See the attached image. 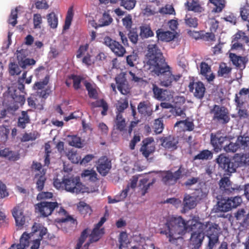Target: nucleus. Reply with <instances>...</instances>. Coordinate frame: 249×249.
I'll list each match as a JSON object with an SVG mask.
<instances>
[{
    "instance_id": "e433bc0d",
    "label": "nucleus",
    "mask_w": 249,
    "mask_h": 249,
    "mask_svg": "<svg viewBox=\"0 0 249 249\" xmlns=\"http://www.w3.org/2000/svg\"><path fill=\"white\" fill-rule=\"evenodd\" d=\"M59 214L64 215L65 217L57 218L55 221L58 223H65L67 222H71V223H74L75 220L70 215L67 214V211L62 207H60L58 211Z\"/></svg>"
},
{
    "instance_id": "f3484780",
    "label": "nucleus",
    "mask_w": 249,
    "mask_h": 249,
    "mask_svg": "<svg viewBox=\"0 0 249 249\" xmlns=\"http://www.w3.org/2000/svg\"><path fill=\"white\" fill-rule=\"evenodd\" d=\"M97 170L102 176H106L111 168V160L107 157L103 156L98 159Z\"/></svg>"
},
{
    "instance_id": "e2e57ef3",
    "label": "nucleus",
    "mask_w": 249,
    "mask_h": 249,
    "mask_svg": "<svg viewBox=\"0 0 249 249\" xmlns=\"http://www.w3.org/2000/svg\"><path fill=\"white\" fill-rule=\"evenodd\" d=\"M231 68L228 67L225 63L221 64L219 66V69L218 71V74L220 76L226 77V75L231 73Z\"/></svg>"
},
{
    "instance_id": "c85d7f7f",
    "label": "nucleus",
    "mask_w": 249,
    "mask_h": 249,
    "mask_svg": "<svg viewBox=\"0 0 249 249\" xmlns=\"http://www.w3.org/2000/svg\"><path fill=\"white\" fill-rule=\"evenodd\" d=\"M84 86H85L86 90L88 91V94L89 98L97 100L99 97L98 91L99 88L96 85L85 81L84 82Z\"/></svg>"
},
{
    "instance_id": "20e7f679",
    "label": "nucleus",
    "mask_w": 249,
    "mask_h": 249,
    "mask_svg": "<svg viewBox=\"0 0 249 249\" xmlns=\"http://www.w3.org/2000/svg\"><path fill=\"white\" fill-rule=\"evenodd\" d=\"M199 227L209 239L206 249H213L219 242L220 228L217 224L210 221L202 223L198 220Z\"/></svg>"
},
{
    "instance_id": "f704fd0d",
    "label": "nucleus",
    "mask_w": 249,
    "mask_h": 249,
    "mask_svg": "<svg viewBox=\"0 0 249 249\" xmlns=\"http://www.w3.org/2000/svg\"><path fill=\"white\" fill-rule=\"evenodd\" d=\"M92 107L95 108L101 107L103 108V110L101 111V114L103 116H105L107 114V111L108 109V105L107 102L103 99L99 100H96L95 102H93L91 104Z\"/></svg>"
},
{
    "instance_id": "b1692460",
    "label": "nucleus",
    "mask_w": 249,
    "mask_h": 249,
    "mask_svg": "<svg viewBox=\"0 0 249 249\" xmlns=\"http://www.w3.org/2000/svg\"><path fill=\"white\" fill-rule=\"evenodd\" d=\"M231 159L227 157L225 154H220L216 159V162L219 166L225 169L227 172L231 173Z\"/></svg>"
},
{
    "instance_id": "4c0bfd02",
    "label": "nucleus",
    "mask_w": 249,
    "mask_h": 249,
    "mask_svg": "<svg viewBox=\"0 0 249 249\" xmlns=\"http://www.w3.org/2000/svg\"><path fill=\"white\" fill-rule=\"evenodd\" d=\"M236 140L239 148L245 150H249V136L245 135H240L237 137Z\"/></svg>"
},
{
    "instance_id": "6e6d98bb",
    "label": "nucleus",
    "mask_w": 249,
    "mask_h": 249,
    "mask_svg": "<svg viewBox=\"0 0 249 249\" xmlns=\"http://www.w3.org/2000/svg\"><path fill=\"white\" fill-rule=\"evenodd\" d=\"M14 101L20 105H22L25 102L24 94L18 92L17 90H15L12 94Z\"/></svg>"
},
{
    "instance_id": "1a4fd4ad",
    "label": "nucleus",
    "mask_w": 249,
    "mask_h": 249,
    "mask_svg": "<svg viewBox=\"0 0 249 249\" xmlns=\"http://www.w3.org/2000/svg\"><path fill=\"white\" fill-rule=\"evenodd\" d=\"M184 171V168L182 165L180 166L178 170L174 173L170 170L166 171L162 174V181L167 185H174L178 179L182 178V173Z\"/></svg>"
},
{
    "instance_id": "5fc2aeb1",
    "label": "nucleus",
    "mask_w": 249,
    "mask_h": 249,
    "mask_svg": "<svg viewBox=\"0 0 249 249\" xmlns=\"http://www.w3.org/2000/svg\"><path fill=\"white\" fill-rule=\"evenodd\" d=\"M68 159L73 163H78L80 161L81 157L77 152L73 150H69L66 154Z\"/></svg>"
},
{
    "instance_id": "603ef678",
    "label": "nucleus",
    "mask_w": 249,
    "mask_h": 249,
    "mask_svg": "<svg viewBox=\"0 0 249 249\" xmlns=\"http://www.w3.org/2000/svg\"><path fill=\"white\" fill-rule=\"evenodd\" d=\"M181 124H183L186 128V130L191 131L194 129V124L193 121H190L188 119L178 121L175 124V127H178Z\"/></svg>"
},
{
    "instance_id": "473e14b6",
    "label": "nucleus",
    "mask_w": 249,
    "mask_h": 249,
    "mask_svg": "<svg viewBox=\"0 0 249 249\" xmlns=\"http://www.w3.org/2000/svg\"><path fill=\"white\" fill-rule=\"evenodd\" d=\"M128 107V98H120L115 104L116 114L117 115H122L124 110Z\"/></svg>"
},
{
    "instance_id": "6ab92c4d",
    "label": "nucleus",
    "mask_w": 249,
    "mask_h": 249,
    "mask_svg": "<svg viewBox=\"0 0 249 249\" xmlns=\"http://www.w3.org/2000/svg\"><path fill=\"white\" fill-rule=\"evenodd\" d=\"M24 207L22 204H18L12 210V214L15 219L17 226L22 227L25 223V217L23 213Z\"/></svg>"
},
{
    "instance_id": "8fccbe9b",
    "label": "nucleus",
    "mask_w": 249,
    "mask_h": 249,
    "mask_svg": "<svg viewBox=\"0 0 249 249\" xmlns=\"http://www.w3.org/2000/svg\"><path fill=\"white\" fill-rule=\"evenodd\" d=\"M39 133L35 131L33 132L25 133L21 138L20 141L21 142H27L29 141H33L36 140L39 137Z\"/></svg>"
},
{
    "instance_id": "bf43d9fd",
    "label": "nucleus",
    "mask_w": 249,
    "mask_h": 249,
    "mask_svg": "<svg viewBox=\"0 0 249 249\" xmlns=\"http://www.w3.org/2000/svg\"><path fill=\"white\" fill-rule=\"evenodd\" d=\"M78 209L81 214L83 215L91 213V210L89 206L84 202H80L78 205Z\"/></svg>"
},
{
    "instance_id": "72a5a7b5",
    "label": "nucleus",
    "mask_w": 249,
    "mask_h": 249,
    "mask_svg": "<svg viewBox=\"0 0 249 249\" xmlns=\"http://www.w3.org/2000/svg\"><path fill=\"white\" fill-rule=\"evenodd\" d=\"M35 179H36V188L39 192H41L44 189V185L46 181L45 173H40L36 174Z\"/></svg>"
},
{
    "instance_id": "69168bd1",
    "label": "nucleus",
    "mask_w": 249,
    "mask_h": 249,
    "mask_svg": "<svg viewBox=\"0 0 249 249\" xmlns=\"http://www.w3.org/2000/svg\"><path fill=\"white\" fill-rule=\"evenodd\" d=\"M211 3L216 6L215 11L220 12L225 6V0H209Z\"/></svg>"
},
{
    "instance_id": "13d9d810",
    "label": "nucleus",
    "mask_w": 249,
    "mask_h": 249,
    "mask_svg": "<svg viewBox=\"0 0 249 249\" xmlns=\"http://www.w3.org/2000/svg\"><path fill=\"white\" fill-rule=\"evenodd\" d=\"M239 148L237 140L235 143L226 142L223 149L227 152H235Z\"/></svg>"
},
{
    "instance_id": "680f3d73",
    "label": "nucleus",
    "mask_w": 249,
    "mask_h": 249,
    "mask_svg": "<svg viewBox=\"0 0 249 249\" xmlns=\"http://www.w3.org/2000/svg\"><path fill=\"white\" fill-rule=\"evenodd\" d=\"M9 71L11 75H18L21 72L19 64L14 62L11 63L9 65Z\"/></svg>"
},
{
    "instance_id": "7c9ffc66",
    "label": "nucleus",
    "mask_w": 249,
    "mask_h": 249,
    "mask_svg": "<svg viewBox=\"0 0 249 249\" xmlns=\"http://www.w3.org/2000/svg\"><path fill=\"white\" fill-rule=\"evenodd\" d=\"M104 234V228H101V230L93 229L91 233L89 234V241L84 245V248H88L90 244L98 241Z\"/></svg>"
},
{
    "instance_id": "3c124183",
    "label": "nucleus",
    "mask_w": 249,
    "mask_h": 249,
    "mask_svg": "<svg viewBox=\"0 0 249 249\" xmlns=\"http://www.w3.org/2000/svg\"><path fill=\"white\" fill-rule=\"evenodd\" d=\"M148 179L146 178L141 179L140 181V185H142L143 187L141 188L142 196H143L147 192L150 186L156 181V179L153 178L152 181L147 183Z\"/></svg>"
},
{
    "instance_id": "09e8293b",
    "label": "nucleus",
    "mask_w": 249,
    "mask_h": 249,
    "mask_svg": "<svg viewBox=\"0 0 249 249\" xmlns=\"http://www.w3.org/2000/svg\"><path fill=\"white\" fill-rule=\"evenodd\" d=\"M30 239V234L24 232L21 235L19 239V243L17 245L21 249H25L29 245V239Z\"/></svg>"
},
{
    "instance_id": "0e129e2a",
    "label": "nucleus",
    "mask_w": 249,
    "mask_h": 249,
    "mask_svg": "<svg viewBox=\"0 0 249 249\" xmlns=\"http://www.w3.org/2000/svg\"><path fill=\"white\" fill-rule=\"evenodd\" d=\"M120 243L119 249H122V247H124L129 243L128 236L125 232H121L120 234L119 238Z\"/></svg>"
},
{
    "instance_id": "0eeeda50",
    "label": "nucleus",
    "mask_w": 249,
    "mask_h": 249,
    "mask_svg": "<svg viewBox=\"0 0 249 249\" xmlns=\"http://www.w3.org/2000/svg\"><path fill=\"white\" fill-rule=\"evenodd\" d=\"M229 141L228 137L224 136L220 131L210 134V144L215 153L220 152L224 148L226 142Z\"/></svg>"
},
{
    "instance_id": "6e6552de",
    "label": "nucleus",
    "mask_w": 249,
    "mask_h": 249,
    "mask_svg": "<svg viewBox=\"0 0 249 249\" xmlns=\"http://www.w3.org/2000/svg\"><path fill=\"white\" fill-rule=\"evenodd\" d=\"M36 213L40 214V216L46 217L51 215L53 211L59 207L57 202L41 201L35 206Z\"/></svg>"
},
{
    "instance_id": "aec40b11",
    "label": "nucleus",
    "mask_w": 249,
    "mask_h": 249,
    "mask_svg": "<svg viewBox=\"0 0 249 249\" xmlns=\"http://www.w3.org/2000/svg\"><path fill=\"white\" fill-rule=\"evenodd\" d=\"M152 91L154 97L160 101H169L172 98L169 91L167 89L160 88L156 84H153Z\"/></svg>"
},
{
    "instance_id": "39448f33",
    "label": "nucleus",
    "mask_w": 249,
    "mask_h": 249,
    "mask_svg": "<svg viewBox=\"0 0 249 249\" xmlns=\"http://www.w3.org/2000/svg\"><path fill=\"white\" fill-rule=\"evenodd\" d=\"M198 216H194L188 221V224L190 227L191 237L190 238V244L194 249H199L201 246L204 239V233L200 227H199Z\"/></svg>"
},
{
    "instance_id": "9b49d317",
    "label": "nucleus",
    "mask_w": 249,
    "mask_h": 249,
    "mask_svg": "<svg viewBox=\"0 0 249 249\" xmlns=\"http://www.w3.org/2000/svg\"><path fill=\"white\" fill-rule=\"evenodd\" d=\"M249 43V36L245 32L239 31L232 37L231 49L243 50L244 49L245 44L248 45Z\"/></svg>"
},
{
    "instance_id": "a18cd8bd",
    "label": "nucleus",
    "mask_w": 249,
    "mask_h": 249,
    "mask_svg": "<svg viewBox=\"0 0 249 249\" xmlns=\"http://www.w3.org/2000/svg\"><path fill=\"white\" fill-rule=\"evenodd\" d=\"M68 143L70 145L77 148L83 146L81 138L76 135L68 136Z\"/></svg>"
},
{
    "instance_id": "f257e3e1",
    "label": "nucleus",
    "mask_w": 249,
    "mask_h": 249,
    "mask_svg": "<svg viewBox=\"0 0 249 249\" xmlns=\"http://www.w3.org/2000/svg\"><path fill=\"white\" fill-rule=\"evenodd\" d=\"M145 55L144 67L157 76H162L160 85L168 87L172 86L180 79L181 75L173 74L171 67L165 61V59L156 44H149Z\"/></svg>"
},
{
    "instance_id": "338daca9",
    "label": "nucleus",
    "mask_w": 249,
    "mask_h": 249,
    "mask_svg": "<svg viewBox=\"0 0 249 249\" xmlns=\"http://www.w3.org/2000/svg\"><path fill=\"white\" fill-rule=\"evenodd\" d=\"M9 129L4 126H0V141L2 142H5L8 137Z\"/></svg>"
},
{
    "instance_id": "2f4dec72",
    "label": "nucleus",
    "mask_w": 249,
    "mask_h": 249,
    "mask_svg": "<svg viewBox=\"0 0 249 249\" xmlns=\"http://www.w3.org/2000/svg\"><path fill=\"white\" fill-rule=\"evenodd\" d=\"M139 36L142 39L148 38L154 36V33L149 24H144L140 27Z\"/></svg>"
},
{
    "instance_id": "ea45409f",
    "label": "nucleus",
    "mask_w": 249,
    "mask_h": 249,
    "mask_svg": "<svg viewBox=\"0 0 249 249\" xmlns=\"http://www.w3.org/2000/svg\"><path fill=\"white\" fill-rule=\"evenodd\" d=\"M129 190V186H127L121 193L120 196H116L114 198H111L110 196H108V203H114L123 200L127 196Z\"/></svg>"
},
{
    "instance_id": "5701e85b",
    "label": "nucleus",
    "mask_w": 249,
    "mask_h": 249,
    "mask_svg": "<svg viewBox=\"0 0 249 249\" xmlns=\"http://www.w3.org/2000/svg\"><path fill=\"white\" fill-rule=\"evenodd\" d=\"M229 58L232 64L239 69H244L248 61L246 57L239 56L232 53H229Z\"/></svg>"
},
{
    "instance_id": "de8ad7c7",
    "label": "nucleus",
    "mask_w": 249,
    "mask_h": 249,
    "mask_svg": "<svg viewBox=\"0 0 249 249\" xmlns=\"http://www.w3.org/2000/svg\"><path fill=\"white\" fill-rule=\"evenodd\" d=\"M73 7L71 6L70 7L67 13L65 20V24L63 26V29L65 30H68L70 28V27L71 25V23L73 17Z\"/></svg>"
},
{
    "instance_id": "052dcab7",
    "label": "nucleus",
    "mask_w": 249,
    "mask_h": 249,
    "mask_svg": "<svg viewBox=\"0 0 249 249\" xmlns=\"http://www.w3.org/2000/svg\"><path fill=\"white\" fill-rule=\"evenodd\" d=\"M120 5L128 10L133 9L136 5V0H119Z\"/></svg>"
},
{
    "instance_id": "f8f14e48",
    "label": "nucleus",
    "mask_w": 249,
    "mask_h": 249,
    "mask_svg": "<svg viewBox=\"0 0 249 249\" xmlns=\"http://www.w3.org/2000/svg\"><path fill=\"white\" fill-rule=\"evenodd\" d=\"M50 80V75L46 74L42 81L35 82L33 86V89L36 90L38 96L44 99H46L50 94V89L45 88Z\"/></svg>"
},
{
    "instance_id": "a878e982",
    "label": "nucleus",
    "mask_w": 249,
    "mask_h": 249,
    "mask_svg": "<svg viewBox=\"0 0 249 249\" xmlns=\"http://www.w3.org/2000/svg\"><path fill=\"white\" fill-rule=\"evenodd\" d=\"M115 81L117 85V89L122 94L127 95L130 92L127 82L124 77H116Z\"/></svg>"
},
{
    "instance_id": "774afa93",
    "label": "nucleus",
    "mask_w": 249,
    "mask_h": 249,
    "mask_svg": "<svg viewBox=\"0 0 249 249\" xmlns=\"http://www.w3.org/2000/svg\"><path fill=\"white\" fill-rule=\"evenodd\" d=\"M36 64V61L33 58H27L22 62L19 63V66L23 69H26L28 67H32Z\"/></svg>"
},
{
    "instance_id": "dca6fc26",
    "label": "nucleus",
    "mask_w": 249,
    "mask_h": 249,
    "mask_svg": "<svg viewBox=\"0 0 249 249\" xmlns=\"http://www.w3.org/2000/svg\"><path fill=\"white\" fill-rule=\"evenodd\" d=\"M161 146L166 150L170 151H174L178 148V139L174 136L169 135L162 137L160 139Z\"/></svg>"
},
{
    "instance_id": "9d476101",
    "label": "nucleus",
    "mask_w": 249,
    "mask_h": 249,
    "mask_svg": "<svg viewBox=\"0 0 249 249\" xmlns=\"http://www.w3.org/2000/svg\"><path fill=\"white\" fill-rule=\"evenodd\" d=\"M219 185L220 190L227 195L239 193L243 190L241 185L237 184L232 185V183L228 177L222 178L219 181Z\"/></svg>"
},
{
    "instance_id": "ddd939ff",
    "label": "nucleus",
    "mask_w": 249,
    "mask_h": 249,
    "mask_svg": "<svg viewBox=\"0 0 249 249\" xmlns=\"http://www.w3.org/2000/svg\"><path fill=\"white\" fill-rule=\"evenodd\" d=\"M231 173L236 172L238 167L249 166V154L236 153L231 159Z\"/></svg>"
},
{
    "instance_id": "a211bd4d",
    "label": "nucleus",
    "mask_w": 249,
    "mask_h": 249,
    "mask_svg": "<svg viewBox=\"0 0 249 249\" xmlns=\"http://www.w3.org/2000/svg\"><path fill=\"white\" fill-rule=\"evenodd\" d=\"M153 142L154 140L152 138H147L142 141V144L140 151L146 158H147L155 150V146Z\"/></svg>"
},
{
    "instance_id": "4468645a",
    "label": "nucleus",
    "mask_w": 249,
    "mask_h": 249,
    "mask_svg": "<svg viewBox=\"0 0 249 249\" xmlns=\"http://www.w3.org/2000/svg\"><path fill=\"white\" fill-rule=\"evenodd\" d=\"M104 43L118 57L123 56L126 52L125 49L119 42L107 36L104 38Z\"/></svg>"
},
{
    "instance_id": "4be33fe9",
    "label": "nucleus",
    "mask_w": 249,
    "mask_h": 249,
    "mask_svg": "<svg viewBox=\"0 0 249 249\" xmlns=\"http://www.w3.org/2000/svg\"><path fill=\"white\" fill-rule=\"evenodd\" d=\"M156 37L158 41L168 42L172 41L176 37L174 32L164 31L163 29H158L156 32Z\"/></svg>"
},
{
    "instance_id": "cd10ccee",
    "label": "nucleus",
    "mask_w": 249,
    "mask_h": 249,
    "mask_svg": "<svg viewBox=\"0 0 249 249\" xmlns=\"http://www.w3.org/2000/svg\"><path fill=\"white\" fill-rule=\"evenodd\" d=\"M32 110L28 109L27 111H22L20 116L18 118L17 122V126L21 129H25L27 124L31 123L30 116L28 115V112H31Z\"/></svg>"
},
{
    "instance_id": "c03bdc74",
    "label": "nucleus",
    "mask_w": 249,
    "mask_h": 249,
    "mask_svg": "<svg viewBox=\"0 0 249 249\" xmlns=\"http://www.w3.org/2000/svg\"><path fill=\"white\" fill-rule=\"evenodd\" d=\"M184 22L187 26L196 28L198 25V19L190 14H187L184 18Z\"/></svg>"
},
{
    "instance_id": "423d86ee",
    "label": "nucleus",
    "mask_w": 249,
    "mask_h": 249,
    "mask_svg": "<svg viewBox=\"0 0 249 249\" xmlns=\"http://www.w3.org/2000/svg\"><path fill=\"white\" fill-rule=\"evenodd\" d=\"M210 113L212 115V120L216 123L225 124L230 120L228 110L223 106L214 105L210 108Z\"/></svg>"
},
{
    "instance_id": "4d7b16f0",
    "label": "nucleus",
    "mask_w": 249,
    "mask_h": 249,
    "mask_svg": "<svg viewBox=\"0 0 249 249\" xmlns=\"http://www.w3.org/2000/svg\"><path fill=\"white\" fill-rule=\"evenodd\" d=\"M89 235L88 229H85L81 232L80 236L78 240L77 244L75 247V249H80L82 248L83 244L85 241L86 239Z\"/></svg>"
},
{
    "instance_id": "c756f323",
    "label": "nucleus",
    "mask_w": 249,
    "mask_h": 249,
    "mask_svg": "<svg viewBox=\"0 0 249 249\" xmlns=\"http://www.w3.org/2000/svg\"><path fill=\"white\" fill-rule=\"evenodd\" d=\"M211 71V66L205 62H202L200 64V73L205 77L209 82L213 81L215 78V75L213 73L210 75L208 73Z\"/></svg>"
},
{
    "instance_id": "49530a36",
    "label": "nucleus",
    "mask_w": 249,
    "mask_h": 249,
    "mask_svg": "<svg viewBox=\"0 0 249 249\" xmlns=\"http://www.w3.org/2000/svg\"><path fill=\"white\" fill-rule=\"evenodd\" d=\"M113 21V19L110 15L107 13L105 12L103 14V16L101 18L99 19V25L97 27H103L108 26Z\"/></svg>"
},
{
    "instance_id": "7ed1b4c3",
    "label": "nucleus",
    "mask_w": 249,
    "mask_h": 249,
    "mask_svg": "<svg viewBox=\"0 0 249 249\" xmlns=\"http://www.w3.org/2000/svg\"><path fill=\"white\" fill-rule=\"evenodd\" d=\"M53 184L58 190H65L67 192L76 194L83 192V185L78 177L64 176L62 179L55 178H53Z\"/></svg>"
},
{
    "instance_id": "79ce46f5",
    "label": "nucleus",
    "mask_w": 249,
    "mask_h": 249,
    "mask_svg": "<svg viewBox=\"0 0 249 249\" xmlns=\"http://www.w3.org/2000/svg\"><path fill=\"white\" fill-rule=\"evenodd\" d=\"M47 22L50 27L52 29H55L58 25V19L57 15L53 12L47 15Z\"/></svg>"
},
{
    "instance_id": "2eb2a0df",
    "label": "nucleus",
    "mask_w": 249,
    "mask_h": 249,
    "mask_svg": "<svg viewBox=\"0 0 249 249\" xmlns=\"http://www.w3.org/2000/svg\"><path fill=\"white\" fill-rule=\"evenodd\" d=\"M189 91L193 92L195 97L198 99H202L206 91V88L204 84L201 81L190 82L189 86Z\"/></svg>"
},
{
    "instance_id": "a19ab883",
    "label": "nucleus",
    "mask_w": 249,
    "mask_h": 249,
    "mask_svg": "<svg viewBox=\"0 0 249 249\" xmlns=\"http://www.w3.org/2000/svg\"><path fill=\"white\" fill-rule=\"evenodd\" d=\"M116 129L120 132H123L125 130L126 124L124 118L122 115H117L115 120Z\"/></svg>"
},
{
    "instance_id": "37998d69",
    "label": "nucleus",
    "mask_w": 249,
    "mask_h": 249,
    "mask_svg": "<svg viewBox=\"0 0 249 249\" xmlns=\"http://www.w3.org/2000/svg\"><path fill=\"white\" fill-rule=\"evenodd\" d=\"M213 157L212 152L207 149L201 151L193 158V160H207Z\"/></svg>"
},
{
    "instance_id": "c9c22d12",
    "label": "nucleus",
    "mask_w": 249,
    "mask_h": 249,
    "mask_svg": "<svg viewBox=\"0 0 249 249\" xmlns=\"http://www.w3.org/2000/svg\"><path fill=\"white\" fill-rule=\"evenodd\" d=\"M229 197L227 198H223L219 201L217 203L218 210L221 212H227L231 210V203H230Z\"/></svg>"
},
{
    "instance_id": "412c9836",
    "label": "nucleus",
    "mask_w": 249,
    "mask_h": 249,
    "mask_svg": "<svg viewBox=\"0 0 249 249\" xmlns=\"http://www.w3.org/2000/svg\"><path fill=\"white\" fill-rule=\"evenodd\" d=\"M138 112L144 117H150L153 112L152 105L148 101L141 102L137 107Z\"/></svg>"
},
{
    "instance_id": "bb28decb",
    "label": "nucleus",
    "mask_w": 249,
    "mask_h": 249,
    "mask_svg": "<svg viewBox=\"0 0 249 249\" xmlns=\"http://www.w3.org/2000/svg\"><path fill=\"white\" fill-rule=\"evenodd\" d=\"M0 157L4 158L10 161H17L20 158L19 154L12 151L9 148H5L0 150Z\"/></svg>"
},
{
    "instance_id": "393cba45",
    "label": "nucleus",
    "mask_w": 249,
    "mask_h": 249,
    "mask_svg": "<svg viewBox=\"0 0 249 249\" xmlns=\"http://www.w3.org/2000/svg\"><path fill=\"white\" fill-rule=\"evenodd\" d=\"M197 205L196 197L185 194L183 200V210L184 212L193 209Z\"/></svg>"
},
{
    "instance_id": "864d4df0",
    "label": "nucleus",
    "mask_w": 249,
    "mask_h": 249,
    "mask_svg": "<svg viewBox=\"0 0 249 249\" xmlns=\"http://www.w3.org/2000/svg\"><path fill=\"white\" fill-rule=\"evenodd\" d=\"M154 132L158 134L161 133L164 128L163 120L161 118L155 119L152 125Z\"/></svg>"
},
{
    "instance_id": "f03ea898",
    "label": "nucleus",
    "mask_w": 249,
    "mask_h": 249,
    "mask_svg": "<svg viewBox=\"0 0 249 249\" xmlns=\"http://www.w3.org/2000/svg\"><path fill=\"white\" fill-rule=\"evenodd\" d=\"M187 229V224L181 216H172L169 217L160 229V233L165 235L170 243L176 244L178 240L182 239L181 236L185 233Z\"/></svg>"
},
{
    "instance_id": "58836bf2",
    "label": "nucleus",
    "mask_w": 249,
    "mask_h": 249,
    "mask_svg": "<svg viewBox=\"0 0 249 249\" xmlns=\"http://www.w3.org/2000/svg\"><path fill=\"white\" fill-rule=\"evenodd\" d=\"M186 8L188 11H192L195 13H200L204 11V9L200 6V5L195 1L192 0L191 2L187 1L185 3Z\"/></svg>"
}]
</instances>
